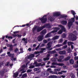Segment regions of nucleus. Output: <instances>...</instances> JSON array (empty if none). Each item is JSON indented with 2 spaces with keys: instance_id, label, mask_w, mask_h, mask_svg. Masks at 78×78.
Returning a JSON list of instances; mask_svg holds the SVG:
<instances>
[{
  "instance_id": "obj_52",
  "label": "nucleus",
  "mask_w": 78,
  "mask_h": 78,
  "mask_svg": "<svg viewBox=\"0 0 78 78\" xmlns=\"http://www.w3.org/2000/svg\"><path fill=\"white\" fill-rule=\"evenodd\" d=\"M56 51H60V50H61V49L60 48H57L56 49Z\"/></svg>"
},
{
  "instance_id": "obj_56",
  "label": "nucleus",
  "mask_w": 78,
  "mask_h": 78,
  "mask_svg": "<svg viewBox=\"0 0 78 78\" xmlns=\"http://www.w3.org/2000/svg\"><path fill=\"white\" fill-rule=\"evenodd\" d=\"M58 74H59V75H61V74H62V72H59L58 73Z\"/></svg>"
},
{
  "instance_id": "obj_27",
  "label": "nucleus",
  "mask_w": 78,
  "mask_h": 78,
  "mask_svg": "<svg viewBox=\"0 0 78 78\" xmlns=\"http://www.w3.org/2000/svg\"><path fill=\"white\" fill-rule=\"evenodd\" d=\"M40 69L39 68H35L33 70L34 71H38V70H39Z\"/></svg>"
},
{
  "instance_id": "obj_64",
  "label": "nucleus",
  "mask_w": 78,
  "mask_h": 78,
  "mask_svg": "<svg viewBox=\"0 0 78 78\" xmlns=\"http://www.w3.org/2000/svg\"><path fill=\"white\" fill-rule=\"evenodd\" d=\"M61 77H62V78H64L65 77H66V76L62 75L61 76Z\"/></svg>"
},
{
  "instance_id": "obj_24",
  "label": "nucleus",
  "mask_w": 78,
  "mask_h": 78,
  "mask_svg": "<svg viewBox=\"0 0 78 78\" xmlns=\"http://www.w3.org/2000/svg\"><path fill=\"white\" fill-rule=\"evenodd\" d=\"M62 24V25H66L67 24V22L66 21H62L61 22Z\"/></svg>"
},
{
  "instance_id": "obj_20",
  "label": "nucleus",
  "mask_w": 78,
  "mask_h": 78,
  "mask_svg": "<svg viewBox=\"0 0 78 78\" xmlns=\"http://www.w3.org/2000/svg\"><path fill=\"white\" fill-rule=\"evenodd\" d=\"M22 41H24V42L26 44H27V43H28V39L27 38L25 39V38H23L22 39Z\"/></svg>"
},
{
  "instance_id": "obj_18",
  "label": "nucleus",
  "mask_w": 78,
  "mask_h": 78,
  "mask_svg": "<svg viewBox=\"0 0 78 78\" xmlns=\"http://www.w3.org/2000/svg\"><path fill=\"white\" fill-rule=\"evenodd\" d=\"M54 20H55V18H53V17L52 16H50L48 18V20H50V22H52Z\"/></svg>"
},
{
  "instance_id": "obj_42",
  "label": "nucleus",
  "mask_w": 78,
  "mask_h": 78,
  "mask_svg": "<svg viewBox=\"0 0 78 78\" xmlns=\"http://www.w3.org/2000/svg\"><path fill=\"white\" fill-rule=\"evenodd\" d=\"M48 47H47V49L48 50H49L50 48V47H51V46H50V45H48Z\"/></svg>"
},
{
  "instance_id": "obj_16",
  "label": "nucleus",
  "mask_w": 78,
  "mask_h": 78,
  "mask_svg": "<svg viewBox=\"0 0 78 78\" xmlns=\"http://www.w3.org/2000/svg\"><path fill=\"white\" fill-rule=\"evenodd\" d=\"M34 54H31L29 55V56H28V59H30V60H31V59L32 58H34Z\"/></svg>"
},
{
  "instance_id": "obj_31",
  "label": "nucleus",
  "mask_w": 78,
  "mask_h": 78,
  "mask_svg": "<svg viewBox=\"0 0 78 78\" xmlns=\"http://www.w3.org/2000/svg\"><path fill=\"white\" fill-rule=\"evenodd\" d=\"M67 40H65L64 42L62 44V45H66V44H67Z\"/></svg>"
},
{
  "instance_id": "obj_29",
  "label": "nucleus",
  "mask_w": 78,
  "mask_h": 78,
  "mask_svg": "<svg viewBox=\"0 0 78 78\" xmlns=\"http://www.w3.org/2000/svg\"><path fill=\"white\" fill-rule=\"evenodd\" d=\"M69 62L71 63V64H73L74 63V61L73 60L71 59L69 61Z\"/></svg>"
},
{
  "instance_id": "obj_35",
  "label": "nucleus",
  "mask_w": 78,
  "mask_h": 78,
  "mask_svg": "<svg viewBox=\"0 0 78 78\" xmlns=\"http://www.w3.org/2000/svg\"><path fill=\"white\" fill-rule=\"evenodd\" d=\"M69 60V56H68L66 58H65L63 60L64 61H67Z\"/></svg>"
},
{
  "instance_id": "obj_51",
  "label": "nucleus",
  "mask_w": 78,
  "mask_h": 78,
  "mask_svg": "<svg viewBox=\"0 0 78 78\" xmlns=\"http://www.w3.org/2000/svg\"><path fill=\"white\" fill-rule=\"evenodd\" d=\"M38 27V26H36L35 27H34L33 28V29H34V30H36V29H37V27Z\"/></svg>"
},
{
  "instance_id": "obj_55",
  "label": "nucleus",
  "mask_w": 78,
  "mask_h": 78,
  "mask_svg": "<svg viewBox=\"0 0 78 78\" xmlns=\"http://www.w3.org/2000/svg\"><path fill=\"white\" fill-rule=\"evenodd\" d=\"M39 48V45H38L35 49V50H37V49H38V48Z\"/></svg>"
},
{
  "instance_id": "obj_22",
  "label": "nucleus",
  "mask_w": 78,
  "mask_h": 78,
  "mask_svg": "<svg viewBox=\"0 0 78 78\" xmlns=\"http://www.w3.org/2000/svg\"><path fill=\"white\" fill-rule=\"evenodd\" d=\"M48 78H57V76L56 75H51L48 76Z\"/></svg>"
},
{
  "instance_id": "obj_53",
  "label": "nucleus",
  "mask_w": 78,
  "mask_h": 78,
  "mask_svg": "<svg viewBox=\"0 0 78 78\" xmlns=\"http://www.w3.org/2000/svg\"><path fill=\"white\" fill-rule=\"evenodd\" d=\"M23 76L24 77H27V74L26 73H25L23 75Z\"/></svg>"
},
{
  "instance_id": "obj_21",
  "label": "nucleus",
  "mask_w": 78,
  "mask_h": 78,
  "mask_svg": "<svg viewBox=\"0 0 78 78\" xmlns=\"http://www.w3.org/2000/svg\"><path fill=\"white\" fill-rule=\"evenodd\" d=\"M59 37V36H56L54 37H53L52 39L53 40H56V39H58Z\"/></svg>"
},
{
  "instance_id": "obj_45",
  "label": "nucleus",
  "mask_w": 78,
  "mask_h": 78,
  "mask_svg": "<svg viewBox=\"0 0 78 78\" xmlns=\"http://www.w3.org/2000/svg\"><path fill=\"white\" fill-rule=\"evenodd\" d=\"M67 48V45H65L63 47V48L64 49H65V48Z\"/></svg>"
},
{
  "instance_id": "obj_46",
  "label": "nucleus",
  "mask_w": 78,
  "mask_h": 78,
  "mask_svg": "<svg viewBox=\"0 0 78 78\" xmlns=\"http://www.w3.org/2000/svg\"><path fill=\"white\" fill-rule=\"evenodd\" d=\"M58 61V62H62V59L61 58H59V59H58L57 60Z\"/></svg>"
},
{
  "instance_id": "obj_4",
  "label": "nucleus",
  "mask_w": 78,
  "mask_h": 78,
  "mask_svg": "<svg viewBox=\"0 0 78 78\" xmlns=\"http://www.w3.org/2000/svg\"><path fill=\"white\" fill-rule=\"evenodd\" d=\"M48 27V28H50L51 26L50 25H49V23L45 24L43 26L41 27H37V32H40L41 31H42L44 28H45V27Z\"/></svg>"
},
{
  "instance_id": "obj_5",
  "label": "nucleus",
  "mask_w": 78,
  "mask_h": 78,
  "mask_svg": "<svg viewBox=\"0 0 78 78\" xmlns=\"http://www.w3.org/2000/svg\"><path fill=\"white\" fill-rule=\"evenodd\" d=\"M53 16H54V17H58V16H61V17H62V18H65V20H66V18L67 17V15H61V13H60V12H55L53 14Z\"/></svg>"
},
{
  "instance_id": "obj_14",
  "label": "nucleus",
  "mask_w": 78,
  "mask_h": 78,
  "mask_svg": "<svg viewBox=\"0 0 78 78\" xmlns=\"http://www.w3.org/2000/svg\"><path fill=\"white\" fill-rule=\"evenodd\" d=\"M46 49L45 48H42L41 51H37L35 52V54H39V53H42L44 52V50H45Z\"/></svg>"
},
{
  "instance_id": "obj_59",
  "label": "nucleus",
  "mask_w": 78,
  "mask_h": 78,
  "mask_svg": "<svg viewBox=\"0 0 78 78\" xmlns=\"http://www.w3.org/2000/svg\"><path fill=\"white\" fill-rule=\"evenodd\" d=\"M74 58L75 60H77V59H78V56L75 57Z\"/></svg>"
},
{
  "instance_id": "obj_32",
  "label": "nucleus",
  "mask_w": 78,
  "mask_h": 78,
  "mask_svg": "<svg viewBox=\"0 0 78 78\" xmlns=\"http://www.w3.org/2000/svg\"><path fill=\"white\" fill-rule=\"evenodd\" d=\"M62 37H63V38H65V37H66V34L63 33L62 35Z\"/></svg>"
},
{
  "instance_id": "obj_43",
  "label": "nucleus",
  "mask_w": 78,
  "mask_h": 78,
  "mask_svg": "<svg viewBox=\"0 0 78 78\" xmlns=\"http://www.w3.org/2000/svg\"><path fill=\"white\" fill-rule=\"evenodd\" d=\"M27 34V32H25L23 33V36H25Z\"/></svg>"
},
{
  "instance_id": "obj_47",
  "label": "nucleus",
  "mask_w": 78,
  "mask_h": 78,
  "mask_svg": "<svg viewBox=\"0 0 78 78\" xmlns=\"http://www.w3.org/2000/svg\"><path fill=\"white\" fill-rule=\"evenodd\" d=\"M43 42L44 44H47V41L46 40H43Z\"/></svg>"
},
{
  "instance_id": "obj_1",
  "label": "nucleus",
  "mask_w": 78,
  "mask_h": 78,
  "mask_svg": "<svg viewBox=\"0 0 78 78\" xmlns=\"http://www.w3.org/2000/svg\"><path fill=\"white\" fill-rule=\"evenodd\" d=\"M76 31H73V34H71L69 35V40H71V41H75L76 39L77 35Z\"/></svg>"
},
{
  "instance_id": "obj_33",
  "label": "nucleus",
  "mask_w": 78,
  "mask_h": 78,
  "mask_svg": "<svg viewBox=\"0 0 78 78\" xmlns=\"http://www.w3.org/2000/svg\"><path fill=\"white\" fill-rule=\"evenodd\" d=\"M61 46H62V44H58L56 45V47H61Z\"/></svg>"
},
{
  "instance_id": "obj_7",
  "label": "nucleus",
  "mask_w": 78,
  "mask_h": 78,
  "mask_svg": "<svg viewBox=\"0 0 78 78\" xmlns=\"http://www.w3.org/2000/svg\"><path fill=\"white\" fill-rule=\"evenodd\" d=\"M58 26L60 28H61V30H60L58 32V34H61L62 33V32L64 31V32H66V30L64 27L62 25H59Z\"/></svg>"
},
{
  "instance_id": "obj_41",
  "label": "nucleus",
  "mask_w": 78,
  "mask_h": 78,
  "mask_svg": "<svg viewBox=\"0 0 78 78\" xmlns=\"http://www.w3.org/2000/svg\"><path fill=\"white\" fill-rule=\"evenodd\" d=\"M32 69H28L27 70V73H30V72H32Z\"/></svg>"
},
{
  "instance_id": "obj_63",
  "label": "nucleus",
  "mask_w": 78,
  "mask_h": 78,
  "mask_svg": "<svg viewBox=\"0 0 78 78\" xmlns=\"http://www.w3.org/2000/svg\"><path fill=\"white\" fill-rule=\"evenodd\" d=\"M58 54H56L54 55V57H57L58 56Z\"/></svg>"
},
{
  "instance_id": "obj_30",
  "label": "nucleus",
  "mask_w": 78,
  "mask_h": 78,
  "mask_svg": "<svg viewBox=\"0 0 78 78\" xmlns=\"http://www.w3.org/2000/svg\"><path fill=\"white\" fill-rule=\"evenodd\" d=\"M19 51V49H18L17 48H16L14 50V52L16 53H17V51Z\"/></svg>"
},
{
  "instance_id": "obj_62",
  "label": "nucleus",
  "mask_w": 78,
  "mask_h": 78,
  "mask_svg": "<svg viewBox=\"0 0 78 78\" xmlns=\"http://www.w3.org/2000/svg\"><path fill=\"white\" fill-rule=\"evenodd\" d=\"M69 53H71V52H72V50H70V48H69Z\"/></svg>"
},
{
  "instance_id": "obj_40",
  "label": "nucleus",
  "mask_w": 78,
  "mask_h": 78,
  "mask_svg": "<svg viewBox=\"0 0 78 78\" xmlns=\"http://www.w3.org/2000/svg\"><path fill=\"white\" fill-rule=\"evenodd\" d=\"M73 44H74V43L73 42H69V45H72Z\"/></svg>"
},
{
  "instance_id": "obj_50",
  "label": "nucleus",
  "mask_w": 78,
  "mask_h": 78,
  "mask_svg": "<svg viewBox=\"0 0 78 78\" xmlns=\"http://www.w3.org/2000/svg\"><path fill=\"white\" fill-rule=\"evenodd\" d=\"M9 62H7V64H5V66H9Z\"/></svg>"
},
{
  "instance_id": "obj_44",
  "label": "nucleus",
  "mask_w": 78,
  "mask_h": 78,
  "mask_svg": "<svg viewBox=\"0 0 78 78\" xmlns=\"http://www.w3.org/2000/svg\"><path fill=\"white\" fill-rule=\"evenodd\" d=\"M22 67L23 68H27V66L25 65H23L22 66Z\"/></svg>"
},
{
  "instance_id": "obj_48",
  "label": "nucleus",
  "mask_w": 78,
  "mask_h": 78,
  "mask_svg": "<svg viewBox=\"0 0 78 78\" xmlns=\"http://www.w3.org/2000/svg\"><path fill=\"white\" fill-rule=\"evenodd\" d=\"M63 41V40H62V38L60 39V40L59 41V42L60 43H62V42Z\"/></svg>"
},
{
  "instance_id": "obj_39",
  "label": "nucleus",
  "mask_w": 78,
  "mask_h": 78,
  "mask_svg": "<svg viewBox=\"0 0 78 78\" xmlns=\"http://www.w3.org/2000/svg\"><path fill=\"white\" fill-rule=\"evenodd\" d=\"M23 52V51H20V52L18 51L17 52V55H19V54H20V53H22Z\"/></svg>"
},
{
  "instance_id": "obj_8",
  "label": "nucleus",
  "mask_w": 78,
  "mask_h": 78,
  "mask_svg": "<svg viewBox=\"0 0 78 78\" xmlns=\"http://www.w3.org/2000/svg\"><path fill=\"white\" fill-rule=\"evenodd\" d=\"M47 15H44L42 18L40 19L41 20L42 23H45L47 21Z\"/></svg>"
},
{
  "instance_id": "obj_60",
  "label": "nucleus",
  "mask_w": 78,
  "mask_h": 78,
  "mask_svg": "<svg viewBox=\"0 0 78 78\" xmlns=\"http://www.w3.org/2000/svg\"><path fill=\"white\" fill-rule=\"evenodd\" d=\"M19 33V32H18L17 31H16L15 32H13V33L14 34H16V33Z\"/></svg>"
},
{
  "instance_id": "obj_2",
  "label": "nucleus",
  "mask_w": 78,
  "mask_h": 78,
  "mask_svg": "<svg viewBox=\"0 0 78 78\" xmlns=\"http://www.w3.org/2000/svg\"><path fill=\"white\" fill-rule=\"evenodd\" d=\"M72 14H73L74 16L73 18H72L71 19L70 21L69 22V28H70V27L73 25V23L75 22V14H76V13L73 10L71 11Z\"/></svg>"
},
{
  "instance_id": "obj_12",
  "label": "nucleus",
  "mask_w": 78,
  "mask_h": 78,
  "mask_svg": "<svg viewBox=\"0 0 78 78\" xmlns=\"http://www.w3.org/2000/svg\"><path fill=\"white\" fill-rule=\"evenodd\" d=\"M5 73V69H3L2 70H0V75H1L2 77H3L4 76Z\"/></svg>"
},
{
  "instance_id": "obj_17",
  "label": "nucleus",
  "mask_w": 78,
  "mask_h": 78,
  "mask_svg": "<svg viewBox=\"0 0 78 78\" xmlns=\"http://www.w3.org/2000/svg\"><path fill=\"white\" fill-rule=\"evenodd\" d=\"M66 52L65 51H59V54L60 55H66Z\"/></svg>"
},
{
  "instance_id": "obj_15",
  "label": "nucleus",
  "mask_w": 78,
  "mask_h": 78,
  "mask_svg": "<svg viewBox=\"0 0 78 78\" xmlns=\"http://www.w3.org/2000/svg\"><path fill=\"white\" fill-rule=\"evenodd\" d=\"M34 66L35 65V67H40L41 66V63H38L37 62H35L33 63Z\"/></svg>"
},
{
  "instance_id": "obj_57",
  "label": "nucleus",
  "mask_w": 78,
  "mask_h": 78,
  "mask_svg": "<svg viewBox=\"0 0 78 78\" xmlns=\"http://www.w3.org/2000/svg\"><path fill=\"white\" fill-rule=\"evenodd\" d=\"M28 51H31V48H29L28 49Z\"/></svg>"
},
{
  "instance_id": "obj_25",
  "label": "nucleus",
  "mask_w": 78,
  "mask_h": 78,
  "mask_svg": "<svg viewBox=\"0 0 78 78\" xmlns=\"http://www.w3.org/2000/svg\"><path fill=\"white\" fill-rule=\"evenodd\" d=\"M22 35H19L18 34H15L14 35V37H16V36H17V37H22Z\"/></svg>"
},
{
  "instance_id": "obj_34",
  "label": "nucleus",
  "mask_w": 78,
  "mask_h": 78,
  "mask_svg": "<svg viewBox=\"0 0 78 78\" xmlns=\"http://www.w3.org/2000/svg\"><path fill=\"white\" fill-rule=\"evenodd\" d=\"M41 76L43 77H45V73L44 72H42L41 73Z\"/></svg>"
},
{
  "instance_id": "obj_36",
  "label": "nucleus",
  "mask_w": 78,
  "mask_h": 78,
  "mask_svg": "<svg viewBox=\"0 0 78 78\" xmlns=\"http://www.w3.org/2000/svg\"><path fill=\"white\" fill-rule=\"evenodd\" d=\"M52 43H53V41H51L49 42H48L47 44V45H51V44H52Z\"/></svg>"
},
{
  "instance_id": "obj_3",
  "label": "nucleus",
  "mask_w": 78,
  "mask_h": 78,
  "mask_svg": "<svg viewBox=\"0 0 78 78\" xmlns=\"http://www.w3.org/2000/svg\"><path fill=\"white\" fill-rule=\"evenodd\" d=\"M53 29H54V30L50 32H49V33L47 34L45 36V37H50L51 36V33H56L58 30H60V28L59 27H54Z\"/></svg>"
},
{
  "instance_id": "obj_13",
  "label": "nucleus",
  "mask_w": 78,
  "mask_h": 78,
  "mask_svg": "<svg viewBox=\"0 0 78 78\" xmlns=\"http://www.w3.org/2000/svg\"><path fill=\"white\" fill-rule=\"evenodd\" d=\"M52 65H56V66H64V64L62 63H58L56 62H52Z\"/></svg>"
},
{
  "instance_id": "obj_38",
  "label": "nucleus",
  "mask_w": 78,
  "mask_h": 78,
  "mask_svg": "<svg viewBox=\"0 0 78 78\" xmlns=\"http://www.w3.org/2000/svg\"><path fill=\"white\" fill-rule=\"evenodd\" d=\"M74 68H77L78 67V65L77 64L74 65L73 66Z\"/></svg>"
},
{
  "instance_id": "obj_49",
  "label": "nucleus",
  "mask_w": 78,
  "mask_h": 78,
  "mask_svg": "<svg viewBox=\"0 0 78 78\" xmlns=\"http://www.w3.org/2000/svg\"><path fill=\"white\" fill-rule=\"evenodd\" d=\"M2 65H3V62H0V68L2 67Z\"/></svg>"
},
{
  "instance_id": "obj_10",
  "label": "nucleus",
  "mask_w": 78,
  "mask_h": 78,
  "mask_svg": "<svg viewBox=\"0 0 78 78\" xmlns=\"http://www.w3.org/2000/svg\"><path fill=\"white\" fill-rule=\"evenodd\" d=\"M44 39V35H41L38 36L37 38V40L39 42H41Z\"/></svg>"
},
{
  "instance_id": "obj_54",
  "label": "nucleus",
  "mask_w": 78,
  "mask_h": 78,
  "mask_svg": "<svg viewBox=\"0 0 78 78\" xmlns=\"http://www.w3.org/2000/svg\"><path fill=\"white\" fill-rule=\"evenodd\" d=\"M52 73L53 74H55V75H57V74H58V73L56 72H54Z\"/></svg>"
},
{
  "instance_id": "obj_26",
  "label": "nucleus",
  "mask_w": 78,
  "mask_h": 78,
  "mask_svg": "<svg viewBox=\"0 0 78 78\" xmlns=\"http://www.w3.org/2000/svg\"><path fill=\"white\" fill-rule=\"evenodd\" d=\"M70 76H71V78H74L75 77V75L73 73H71Z\"/></svg>"
},
{
  "instance_id": "obj_58",
  "label": "nucleus",
  "mask_w": 78,
  "mask_h": 78,
  "mask_svg": "<svg viewBox=\"0 0 78 78\" xmlns=\"http://www.w3.org/2000/svg\"><path fill=\"white\" fill-rule=\"evenodd\" d=\"M60 57L61 59H64V56H61Z\"/></svg>"
},
{
  "instance_id": "obj_28",
  "label": "nucleus",
  "mask_w": 78,
  "mask_h": 78,
  "mask_svg": "<svg viewBox=\"0 0 78 78\" xmlns=\"http://www.w3.org/2000/svg\"><path fill=\"white\" fill-rule=\"evenodd\" d=\"M6 38H8V39H12V37L11 36H8L7 35L5 36Z\"/></svg>"
},
{
  "instance_id": "obj_19",
  "label": "nucleus",
  "mask_w": 78,
  "mask_h": 78,
  "mask_svg": "<svg viewBox=\"0 0 78 78\" xmlns=\"http://www.w3.org/2000/svg\"><path fill=\"white\" fill-rule=\"evenodd\" d=\"M18 75H19V73L16 72L13 73V77H14V78H16V77L18 76Z\"/></svg>"
},
{
  "instance_id": "obj_23",
  "label": "nucleus",
  "mask_w": 78,
  "mask_h": 78,
  "mask_svg": "<svg viewBox=\"0 0 78 78\" xmlns=\"http://www.w3.org/2000/svg\"><path fill=\"white\" fill-rule=\"evenodd\" d=\"M47 33V30L46 29H44L43 30L41 33V34H45V33Z\"/></svg>"
},
{
  "instance_id": "obj_11",
  "label": "nucleus",
  "mask_w": 78,
  "mask_h": 78,
  "mask_svg": "<svg viewBox=\"0 0 78 78\" xmlns=\"http://www.w3.org/2000/svg\"><path fill=\"white\" fill-rule=\"evenodd\" d=\"M7 47H10L9 48V50L10 51H12L13 50V47L12 45L10 44H8L7 45Z\"/></svg>"
},
{
  "instance_id": "obj_61",
  "label": "nucleus",
  "mask_w": 78,
  "mask_h": 78,
  "mask_svg": "<svg viewBox=\"0 0 78 78\" xmlns=\"http://www.w3.org/2000/svg\"><path fill=\"white\" fill-rule=\"evenodd\" d=\"M61 72L63 73H67V71H61Z\"/></svg>"
},
{
  "instance_id": "obj_9",
  "label": "nucleus",
  "mask_w": 78,
  "mask_h": 78,
  "mask_svg": "<svg viewBox=\"0 0 78 78\" xmlns=\"http://www.w3.org/2000/svg\"><path fill=\"white\" fill-rule=\"evenodd\" d=\"M56 53V49H55L53 51H48V54L47 55V56L48 58V57H49L50 56V55L55 54Z\"/></svg>"
},
{
  "instance_id": "obj_37",
  "label": "nucleus",
  "mask_w": 78,
  "mask_h": 78,
  "mask_svg": "<svg viewBox=\"0 0 78 78\" xmlns=\"http://www.w3.org/2000/svg\"><path fill=\"white\" fill-rule=\"evenodd\" d=\"M35 67V66H29V69H33Z\"/></svg>"
},
{
  "instance_id": "obj_6",
  "label": "nucleus",
  "mask_w": 78,
  "mask_h": 78,
  "mask_svg": "<svg viewBox=\"0 0 78 78\" xmlns=\"http://www.w3.org/2000/svg\"><path fill=\"white\" fill-rule=\"evenodd\" d=\"M7 54L8 55V56L9 57H10V58H10L11 60L12 61L13 60V61L16 60V59H17V58H14V54H11V52L10 51H9L7 52Z\"/></svg>"
}]
</instances>
